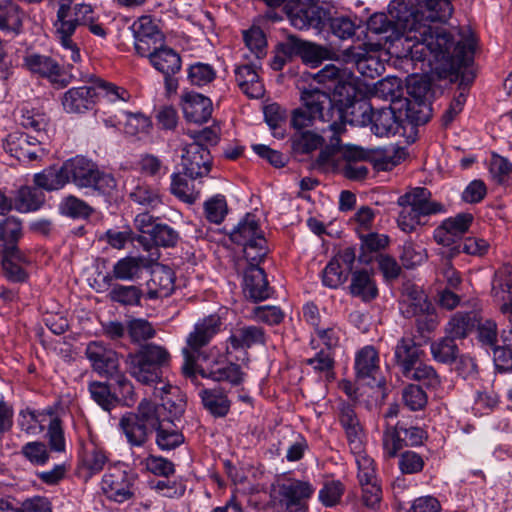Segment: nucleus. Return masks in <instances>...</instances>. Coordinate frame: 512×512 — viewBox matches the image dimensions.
Segmentation results:
<instances>
[{"mask_svg": "<svg viewBox=\"0 0 512 512\" xmlns=\"http://www.w3.org/2000/svg\"><path fill=\"white\" fill-rule=\"evenodd\" d=\"M422 356L423 351L411 338H401L395 346L394 359L402 375L409 374Z\"/></svg>", "mask_w": 512, "mask_h": 512, "instance_id": "cd10ccee", "label": "nucleus"}, {"mask_svg": "<svg viewBox=\"0 0 512 512\" xmlns=\"http://www.w3.org/2000/svg\"><path fill=\"white\" fill-rule=\"evenodd\" d=\"M120 429L125 434L128 443L132 446H143L148 440L151 430L140 422L134 413L122 416L119 422Z\"/></svg>", "mask_w": 512, "mask_h": 512, "instance_id": "2f4dec72", "label": "nucleus"}, {"mask_svg": "<svg viewBox=\"0 0 512 512\" xmlns=\"http://www.w3.org/2000/svg\"><path fill=\"white\" fill-rule=\"evenodd\" d=\"M178 233L166 224H157L149 235V241L145 242L146 236H139L138 242L144 246L146 251L150 250L151 245L171 247L178 241Z\"/></svg>", "mask_w": 512, "mask_h": 512, "instance_id": "58836bf2", "label": "nucleus"}, {"mask_svg": "<svg viewBox=\"0 0 512 512\" xmlns=\"http://www.w3.org/2000/svg\"><path fill=\"white\" fill-rule=\"evenodd\" d=\"M335 95L338 96L340 107L343 108L344 132L346 123L354 126H367L373 120L375 109L368 102H357V90L352 83H340L335 88Z\"/></svg>", "mask_w": 512, "mask_h": 512, "instance_id": "6e6552de", "label": "nucleus"}, {"mask_svg": "<svg viewBox=\"0 0 512 512\" xmlns=\"http://www.w3.org/2000/svg\"><path fill=\"white\" fill-rule=\"evenodd\" d=\"M41 139L26 133H12L6 140V150L19 161H34L43 155Z\"/></svg>", "mask_w": 512, "mask_h": 512, "instance_id": "a211bd4d", "label": "nucleus"}, {"mask_svg": "<svg viewBox=\"0 0 512 512\" xmlns=\"http://www.w3.org/2000/svg\"><path fill=\"white\" fill-rule=\"evenodd\" d=\"M452 0H426L423 16L435 22H446L453 14Z\"/></svg>", "mask_w": 512, "mask_h": 512, "instance_id": "3c124183", "label": "nucleus"}, {"mask_svg": "<svg viewBox=\"0 0 512 512\" xmlns=\"http://www.w3.org/2000/svg\"><path fill=\"white\" fill-rule=\"evenodd\" d=\"M127 330L132 342L146 341L156 334L151 323L142 318L130 320L127 324Z\"/></svg>", "mask_w": 512, "mask_h": 512, "instance_id": "69168bd1", "label": "nucleus"}, {"mask_svg": "<svg viewBox=\"0 0 512 512\" xmlns=\"http://www.w3.org/2000/svg\"><path fill=\"white\" fill-rule=\"evenodd\" d=\"M45 203V194L38 188L22 186L14 197V210L30 213L39 210Z\"/></svg>", "mask_w": 512, "mask_h": 512, "instance_id": "72a5a7b5", "label": "nucleus"}, {"mask_svg": "<svg viewBox=\"0 0 512 512\" xmlns=\"http://www.w3.org/2000/svg\"><path fill=\"white\" fill-rule=\"evenodd\" d=\"M427 259L426 249L411 241L405 242L401 253V261L406 268H414L421 265Z\"/></svg>", "mask_w": 512, "mask_h": 512, "instance_id": "680f3d73", "label": "nucleus"}, {"mask_svg": "<svg viewBox=\"0 0 512 512\" xmlns=\"http://www.w3.org/2000/svg\"><path fill=\"white\" fill-rule=\"evenodd\" d=\"M55 415L56 412L51 408L43 410L26 408L19 412L18 425L25 433L36 436L46 429Z\"/></svg>", "mask_w": 512, "mask_h": 512, "instance_id": "393cba45", "label": "nucleus"}, {"mask_svg": "<svg viewBox=\"0 0 512 512\" xmlns=\"http://www.w3.org/2000/svg\"><path fill=\"white\" fill-rule=\"evenodd\" d=\"M49 4L57 8L56 20L54 22L55 38L64 50L63 58L72 62H79L81 54L78 45L73 41V27L68 22L71 16L72 4L75 0H48Z\"/></svg>", "mask_w": 512, "mask_h": 512, "instance_id": "1a4fd4ad", "label": "nucleus"}, {"mask_svg": "<svg viewBox=\"0 0 512 512\" xmlns=\"http://www.w3.org/2000/svg\"><path fill=\"white\" fill-rule=\"evenodd\" d=\"M212 109L211 100L202 94L187 92L182 95V110L188 121L206 122L211 117Z\"/></svg>", "mask_w": 512, "mask_h": 512, "instance_id": "4be33fe9", "label": "nucleus"}, {"mask_svg": "<svg viewBox=\"0 0 512 512\" xmlns=\"http://www.w3.org/2000/svg\"><path fill=\"white\" fill-rule=\"evenodd\" d=\"M147 287V297L151 300L170 296L175 288L173 271L164 265L156 266L152 270Z\"/></svg>", "mask_w": 512, "mask_h": 512, "instance_id": "5701e85b", "label": "nucleus"}, {"mask_svg": "<svg viewBox=\"0 0 512 512\" xmlns=\"http://www.w3.org/2000/svg\"><path fill=\"white\" fill-rule=\"evenodd\" d=\"M358 468L357 477L360 483H370L377 479L376 465L366 452L365 449L360 453H353Z\"/></svg>", "mask_w": 512, "mask_h": 512, "instance_id": "052dcab7", "label": "nucleus"}, {"mask_svg": "<svg viewBox=\"0 0 512 512\" xmlns=\"http://www.w3.org/2000/svg\"><path fill=\"white\" fill-rule=\"evenodd\" d=\"M171 193L183 202L192 204L198 198V193L194 191L191 183L180 174H173L170 185Z\"/></svg>", "mask_w": 512, "mask_h": 512, "instance_id": "4d7b16f0", "label": "nucleus"}, {"mask_svg": "<svg viewBox=\"0 0 512 512\" xmlns=\"http://www.w3.org/2000/svg\"><path fill=\"white\" fill-rule=\"evenodd\" d=\"M108 298L122 306H137L142 298V290L134 285L116 284L110 289Z\"/></svg>", "mask_w": 512, "mask_h": 512, "instance_id": "a18cd8bd", "label": "nucleus"}, {"mask_svg": "<svg viewBox=\"0 0 512 512\" xmlns=\"http://www.w3.org/2000/svg\"><path fill=\"white\" fill-rule=\"evenodd\" d=\"M323 143V137L312 131L297 133L293 138V148L301 153H310L322 147Z\"/></svg>", "mask_w": 512, "mask_h": 512, "instance_id": "e2e57ef3", "label": "nucleus"}, {"mask_svg": "<svg viewBox=\"0 0 512 512\" xmlns=\"http://www.w3.org/2000/svg\"><path fill=\"white\" fill-rule=\"evenodd\" d=\"M154 395L161 399L160 406L167 411L169 422H173L184 412L185 400L177 387L162 383L160 387H155Z\"/></svg>", "mask_w": 512, "mask_h": 512, "instance_id": "bb28decb", "label": "nucleus"}, {"mask_svg": "<svg viewBox=\"0 0 512 512\" xmlns=\"http://www.w3.org/2000/svg\"><path fill=\"white\" fill-rule=\"evenodd\" d=\"M34 183L38 188L47 191L59 190L67 184V178L64 174V166L57 169L49 167L42 172L34 175Z\"/></svg>", "mask_w": 512, "mask_h": 512, "instance_id": "79ce46f5", "label": "nucleus"}, {"mask_svg": "<svg viewBox=\"0 0 512 512\" xmlns=\"http://www.w3.org/2000/svg\"><path fill=\"white\" fill-rule=\"evenodd\" d=\"M170 361L169 352L162 346L148 344L127 355L125 363L129 374L145 385L163 383L162 368Z\"/></svg>", "mask_w": 512, "mask_h": 512, "instance_id": "39448f33", "label": "nucleus"}, {"mask_svg": "<svg viewBox=\"0 0 512 512\" xmlns=\"http://www.w3.org/2000/svg\"><path fill=\"white\" fill-rule=\"evenodd\" d=\"M145 57L149 59L150 64L165 76L176 74L181 69V58L172 48L162 43Z\"/></svg>", "mask_w": 512, "mask_h": 512, "instance_id": "a878e982", "label": "nucleus"}, {"mask_svg": "<svg viewBox=\"0 0 512 512\" xmlns=\"http://www.w3.org/2000/svg\"><path fill=\"white\" fill-rule=\"evenodd\" d=\"M427 295L417 287H407L400 302V311L406 318L416 317L431 310Z\"/></svg>", "mask_w": 512, "mask_h": 512, "instance_id": "c756f323", "label": "nucleus"}, {"mask_svg": "<svg viewBox=\"0 0 512 512\" xmlns=\"http://www.w3.org/2000/svg\"><path fill=\"white\" fill-rule=\"evenodd\" d=\"M478 322L475 312L455 313L445 327L448 336L455 339L465 338Z\"/></svg>", "mask_w": 512, "mask_h": 512, "instance_id": "c9c22d12", "label": "nucleus"}, {"mask_svg": "<svg viewBox=\"0 0 512 512\" xmlns=\"http://www.w3.org/2000/svg\"><path fill=\"white\" fill-rule=\"evenodd\" d=\"M59 210L63 215L71 218H87L93 212L85 201L74 195L64 197L59 204Z\"/></svg>", "mask_w": 512, "mask_h": 512, "instance_id": "8fccbe9b", "label": "nucleus"}, {"mask_svg": "<svg viewBox=\"0 0 512 512\" xmlns=\"http://www.w3.org/2000/svg\"><path fill=\"white\" fill-rule=\"evenodd\" d=\"M371 125L374 134L382 137L396 134L400 127V121L391 106H387L375 109Z\"/></svg>", "mask_w": 512, "mask_h": 512, "instance_id": "473e14b6", "label": "nucleus"}, {"mask_svg": "<svg viewBox=\"0 0 512 512\" xmlns=\"http://www.w3.org/2000/svg\"><path fill=\"white\" fill-rule=\"evenodd\" d=\"M23 67L31 74L47 79L52 85L63 88L70 83V77L52 57L38 53L26 54Z\"/></svg>", "mask_w": 512, "mask_h": 512, "instance_id": "ddd939ff", "label": "nucleus"}, {"mask_svg": "<svg viewBox=\"0 0 512 512\" xmlns=\"http://www.w3.org/2000/svg\"><path fill=\"white\" fill-rule=\"evenodd\" d=\"M85 355L91 362L92 368L100 375H111L118 369L117 353L102 342H90L86 347Z\"/></svg>", "mask_w": 512, "mask_h": 512, "instance_id": "aec40b11", "label": "nucleus"}, {"mask_svg": "<svg viewBox=\"0 0 512 512\" xmlns=\"http://www.w3.org/2000/svg\"><path fill=\"white\" fill-rule=\"evenodd\" d=\"M220 327L218 315H209L194 325L186 338V346L182 348V372L186 377H195L197 371L203 378L238 385L243 379L239 365L230 362L217 347L202 351L220 331Z\"/></svg>", "mask_w": 512, "mask_h": 512, "instance_id": "f03ea898", "label": "nucleus"}, {"mask_svg": "<svg viewBox=\"0 0 512 512\" xmlns=\"http://www.w3.org/2000/svg\"><path fill=\"white\" fill-rule=\"evenodd\" d=\"M289 44L302 61L311 67H317L322 61L329 58V50L315 43L292 36L289 38Z\"/></svg>", "mask_w": 512, "mask_h": 512, "instance_id": "c85d7f7f", "label": "nucleus"}, {"mask_svg": "<svg viewBox=\"0 0 512 512\" xmlns=\"http://www.w3.org/2000/svg\"><path fill=\"white\" fill-rule=\"evenodd\" d=\"M88 390L91 398L104 410L110 411L117 402V398L111 393L107 383L93 381L89 383Z\"/></svg>", "mask_w": 512, "mask_h": 512, "instance_id": "5fc2aeb1", "label": "nucleus"}, {"mask_svg": "<svg viewBox=\"0 0 512 512\" xmlns=\"http://www.w3.org/2000/svg\"><path fill=\"white\" fill-rule=\"evenodd\" d=\"M23 14L12 0H0V30L18 33L22 26Z\"/></svg>", "mask_w": 512, "mask_h": 512, "instance_id": "e433bc0d", "label": "nucleus"}, {"mask_svg": "<svg viewBox=\"0 0 512 512\" xmlns=\"http://www.w3.org/2000/svg\"><path fill=\"white\" fill-rule=\"evenodd\" d=\"M181 164L185 174L197 179L209 174L211 155L209 150L199 142H191L182 148Z\"/></svg>", "mask_w": 512, "mask_h": 512, "instance_id": "dca6fc26", "label": "nucleus"}, {"mask_svg": "<svg viewBox=\"0 0 512 512\" xmlns=\"http://www.w3.org/2000/svg\"><path fill=\"white\" fill-rule=\"evenodd\" d=\"M430 350L433 358L441 363H450L455 360L457 355V346L450 336L433 342Z\"/></svg>", "mask_w": 512, "mask_h": 512, "instance_id": "6e6d98bb", "label": "nucleus"}, {"mask_svg": "<svg viewBox=\"0 0 512 512\" xmlns=\"http://www.w3.org/2000/svg\"><path fill=\"white\" fill-rule=\"evenodd\" d=\"M243 290L247 297L253 301H263L270 297L271 288L268 285L266 274L259 266H250L244 274Z\"/></svg>", "mask_w": 512, "mask_h": 512, "instance_id": "b1692460", "label": "nucleus"}, {"mask_svg": "<svg viewBox=\"0 0 512 512\" xmlns=\"http://www.w3.org/2000/svg\"><path fill=\"white\" fill-rule=\"evenodd\" d=\"M129 197L147 209L153 210L163 204L159 189L146 183L137 184L129 193Z\"/></svg>", "mask_w": 512, "mask_h": 512, "instance_id": "ea45409f", "label": "nucleus"}, {"mask_svg": "<svg viewBox=\"0 0 512 512\" xmlns=\"http://www.w3.org/2000/svg\"><path fill=\"white\" fill-rule=\"evenodd\" d=\"M473 222V216L470 213H460L454 217L445 219L433 233V238L437 244L447 248L442 254L445 257L453 259L461 253V244L459 241L463 235L468 232Z\"/></svg>", "mask_w": 512, "mask_h": 512, "instance_id": "0eeeda50", "label": "nucleus"}, {"mask_svg": "<svg viewBox=\"0 0 512 512\" xmlns=\"http://www.w3.org/2000/svg\"><path fill=\"white\" fill-rule=\"evenodd\" d=\"M401 207L397 218L398 227L405 233H412L426 223L430 215L445 212L442 203L432 199L431 192L424 187H415L397 200Z\"/></svg>", "mask_w": 512, "mask_h": 512, "instance_id": "20e7f679", "label": "nucleus"}, {"mask_svg": "<svg viewBox=\"0 0 512 512\" xmlns=\"http://www.w3.org/2000/svg\"><path fill=\"white\" fill-rule=\"evenodd\" d=\"M94 88L98 94V99H102L107 103L115 104L117 102H128L131 95L124 87L117 86L114 83L107 82L103 79H97L94 82Z\"/></svg>", "mask_w": 512, "mask_h": 512, "instance_id": "c03bdc74", "label": "nucleus"}, {"mask_svg": "<svg viewBox=\"0 0 512 512\" xmlns=\"http://www.w3.org/2000/svg\"><path fill=\"white\" fill-rule=\"evenodd\" d=\"M235 78L241 91L250 98H260L264 94V86L256 69L244 64L235 69Z\"/></svg>", "mask_w": 512, "mask_h": 512, "instance_id": "7c9ffc66", "label": "nucleus"}, {"mask_svg": "<svg viewBox=\"0 0 512 512\" xmlns=\"http://www.w3.org/2000/svg\"><path fill=\"white\" fill-rule=\"evenodd\" d=\"M147 267V259L144 256H125L115 262L111 274L103 275L98 283V292H104L112 285L113 280L136 281L141 278Z\"/></svg>", "mask_w": 512, "mask_h": 512, "instance_id": "4468645a", "label": "nucleus"}, {"mask_svg": "<svg viewBox=\"0 0 512 512\" xmlns=\"http://www.w3.org/2000/svg\"><path fill=\"white\" fill-rule=\"evenodd\" d=\"M141 464L147 471L156 476L168 478L175 473L174 464L162 456L150 455L146 457Z\"/></svg>", "mask_w": 512, "mask_h": 512, "instance_id": "338daca9", "label": "nucleus"}, {"mask_svg": "<svg viewBox=\"0 0 512 512\" xmlns=\"http://www.w3.org/2000/svg\"><path fill=\"white\" fill-rule=\"evenodd\" d=\"M135 475L123 463L108 468L102 477L104 495L116 503H124L134 496Z\"/></svg>", "mask_w": 512, "mask_h": 512, "instance_id": "9d476101", "label": "nucleus"}, {"mask_svg": "<svg viewBox=\"0 0 512 512\" xmlns=\"http://www.w3.org/2000/svg\"><path fill=\"white\" fill-rule=\"evenodd\" d=\"M98 100V94L91 86L83 85L68 89L61 98V103L65 112L70 114H83L92 110Z\"/></svg>", "mask_w": 512, "mask_h": 512, "instance_id": "f3484780", "label": "nucleus"}, {"mask_svg": "<svg viewBox=\"0 0 512 512\" xmlns=\"http://www.w3.org/2000/svg\"><path fill=\"white\" fill-rule=\"evenodd\" d=\"M20 124L26 129H30L43 137L42 133L49 124V117L38 108L24 106L21 108Z\"/></svg>", "mask_w": 512, "mask_h": 512, "instance_id": "49530a36", "label": "nucleus"}, {"mask_svg": "<svg viewBox=\"0 0 512 512\" xmlns=\"http://www.w3.org/2000/svg\"><path fill=\"white\" fill-rule=\"evenodd\" d=\"M350 293L363 301H371L376 298L378 289L369 273L357 271L352 274Z\"/></svg>", "mask_w": 512, "mask_h": 512, "instance_id": "4c0bfd02", "label": "nucleus"}, {"mask_svg": "<svg viewBox=\"0 0 512 512\" xmlns=\"http://www.w3.org/2000/svg\"><path fill=\"white\" fill-rule=\"evenodd\" d=\"M405 444L401 432L397 427H388L385 429L382 437L383 458L390 460L395 458Z\"/></svg>", "mask_w": 512, "mask_h": 512, "instance_id": "603ef678", "label": "nucleus"}, {"mask_svg": "<svg viewBox=\"0 0 512 512\" xmlns=\"http://www.w3.org/2000/svg\"><path fill=\"white\" fill-rule=\"evenodd\" d=\"M0 512H52V507L50 501L42 496L28 498L18 508H14L9 501L1 499Z\"/></svg>", "mask_w": 512, "mask_h": 512, "instance_id": "de8ad7c7", "label": "nucleus"}, {"mask_svg": "<svg viewBox=\"0 0 512 512\" xmlns=\"http://www.w3.org/2000/svg\"><path fill=\"white\" fill-rule=\"evenodd\" d=\"M234 349L250 348L265 343V332L257 326L236 328L228 339Z\"/></svg>", "mask_w": 512, "mask_h": 512, "instance_id": "f704fd0d", "label": "nucleus"}, {"mask_svg": "<svg viewBox=\"0 0 512 512\" xmlns=\"http://www.w3.org/2000/svg\"><path fill=\"white\" fill-rule=\"evenodd\" d=\"M47 439L49 448L51 451L63 453L66 451V440L62 422L56 414L52 421L48 423L47 427Z\"/></svg>", "mask_w": 512, "mask_h": 512, "instance_id": "bf43d9fd", "label": "nucleus"}, {"mask_svg": "<svg viewBox=\"0 0 512 512\" xmlns=\"http://www.w3.org/2000/svg\"><path fill=\"white\" fill-rule=\"evenodd\" d=\"M22 455L33 465L44 466L50 459V452L45 443L32 441L21 449Z\"/></svg>", "mask_w": 512, "mask_h": 512, "instance_id": "13d9d810", "label": "nucleus"}, {"mask_svg": "<svg viewBox=\"0 0 512 512\" xmlns=\"http://www.w3.org/2000/svg\"><path fill=\"white\" fill-rule=\"evenodd\" d=\"M461 43L465 46V63L461 64L457 71L451 72L446 76L441 75L435 69L421 71L423 74L435 73L440 78H450L451 80H458L460 78V92L451 101L448 109L443 115L444 125L450 124L454 118L462 111L467 98L468 86L474 80V74L471 71H468V67L471 61L470 52L468 51L467 46L463 42Z\"/></svg>", "mask_w": 512, "mask_h": 512, "instance_id": "f8f14e48", "label": "nucleus"}, {"mask_svg": "<svg viewBox=\"0 0 512 512\" xmlns=\"http://www.w3.org/2000/svg\"><path fill=\"white\" fill-rule=\"evenodd\" d=\"M302 106L292 113L291 124L297 129L312 126L315 120L329 123V130L336 134L344 132L343 108L340 107L338 96L318 88L304 89L300 95Z\"/></svg>", "mask_w": 512, "mask_h": 512, "instance_id": "7ed1b4c3", "label": "nucleus"}, {"mask_svg": "<svg viewBox=\"0 0 512 512\" xmlns=\"http://www.w3.org/2000/svg\"><path fill=\"white\" fill-rule=\"evenodd\" d=\"M349 273L348 269H345L339 262V259H332L323 271V284L329 288L336 289L347 280Z\"/></svg>", "mask_w": 512, "mask_h": 512, "instance_id": "864d4df0", "label": "nucleus"}, {"mask_svg": "<svg viewBox=\"0 0 512 512\" xmlns=\"http://www.w3.org/2000/svg\"><path fill=\"white\" fill-rule=\"evenodd\" d=\"M23 236L20 219L9 216L0 221V245L16 244Z\"/></svg>", "mask_w": 512, "mask_h": 512, "instance_id": "09e8293b", "label": "nucleus"}, {"mask_svg": "<svg viewBox=\"0 0 512 512\" xmlns=\"http://www.w3.org/2000/svg\"><path fill=\"white\" fill-rule=\"evenodd\" d=\"M313 493L314 488L309 482L291 480L280 485V503L286 509L305 512V502Z\"/></svg>", "mask_w": 512, "mask_h": 512, "instance_id": "6ab92c4d", "label": "nucleus"}, {"mask_svg": "<svg viewBox=\"0 0 512 512\" xmlns=\"http://www.w3.org/2000/svg\"><path fill=\"white\" fill-rule=\"evenodd\" d=\"M204 210L208 221L214 224H220L228 212L225 197L223 195H216L210 198L205 202Z\"/></svg>", "mask_w": 512, "mask_h": 512, "instance_id": "0e129e2a", "label": "nucleus"}, {"mask_svg": "<svg viewBox=\"0 0 512 512\" xmlns=\"http://www.w3.org/2000/svg\"><path fill=\"white\" fill-rule=\"evenodd\" d=\"M231 240L243 246L246 257L260 258L265 254V239L256 215L248 213L231 233Z\"/></svg>", "mask_w": 512, "mask_h": 512, "instance_id": "9b49d317", "label": "nucleus"}, {"mask_svg": "<svg viewBox=\"0 0 512 512\" xmlns=\"http://www.w3.org/2000/svg\"><path fill=\"white\" fill-rule=\"evenodd\" d=\"M204 407L214 416H225L230 408L226 394L220 389H204L199 393Z\"/></svg>", "mask_w": 512, "mask_h": 512, "instance_id": "a19ab883", "label": "nucleus"}, {"mask_svg": "<svg viewBox=\"0 0 512 512\" xmlns=\"http://www.w3.org/2000/svg\"><path fill=\"white\" fill-rule=\"evenodd\" d=\"M367 29L383 35L392 47L401 45L403 53L398 56L411 61L415 70L435 69L446 76L465 63V46L460 41L455 42L444 28L422 22L417 13L398 17L396 22L385 13H375L369 18Z\"/></svg>", "mask_w": 512, "mask_h": 512, "instance_id": "f257e3e1", "label": "nucleus"}, {"mask_svg": "<svg viewBox=\"0 0 512 512\" xmlns=\"http://www.w3.org/2000/svg\"><path fill=\"white\" fill-rule=\"evenodd\" d=\"M216 77L214 68L206 63L192 64L188 69V79L191 84L196 86H204L212 82Z\"/></svg>", "mask_w": 512, "mask_h": 512, "instance_id": "774afa93", "label": "nucleus"}, {"mask_svg": "<svg viewBox=\"0 0 512 512\" xmlns=\"http://www.w3.org/2000/svg\"><path fill=\"white\" fill-rule=\"evenodd\" d=\"M107 461L108 457L102 448L93 443L84 447L81 455V465L88 471L89 475L99 473L104 468Z\"/></svg>", "mask_w": 512, "mask_h": 512, "instance_id": "37998d69", "label": "nucleus"}, {"mask_svg": "<svg viewBox=\"0 0 512 512\" xmlns=\"http://www.w3.org/2000/svg\"><path fill=\"white\" fill-rule=\"evenodd\" d=\"M63 166L67 183L72 182L78 188H93L108 193L116 187L111 174L101 172L94 162L83 156L71 158Z\"/></svg>", "mask_w": 512, "mask_h": 512, "instance_id": "423d86ee", "label": "nucleus"}, {"mask_svg": "<svg viewBox=\"0 0 512 512\" xmlns=\"http://www.w3.org/2000/svg\"><path fill=\"white\" fill-rule=\"evenodd\" d=\"M355 370L359 380L368 385H382L383 379L379 376V356L372 346H365L356 355Z\"/></svg>", "mask_w": 512, "mask_h": 512, "instance_id": "412c9836", "label": "nucleus"}, {"mask_svg": "<svg viewBox=\"0 0 512 512\" xmlns=\"http://www.w3.org/2000/svg\"><path fill=\"white\" fill-rule=\"evenodd\" d=\"M138 55L145 57L164 43V35L149 16L138 18L130 27Z\"/></svg>", "mask_w": 512, "mask_h": 512, "instance_id": "2eb2a0df", "label": "nucleus"}]
</instances>
